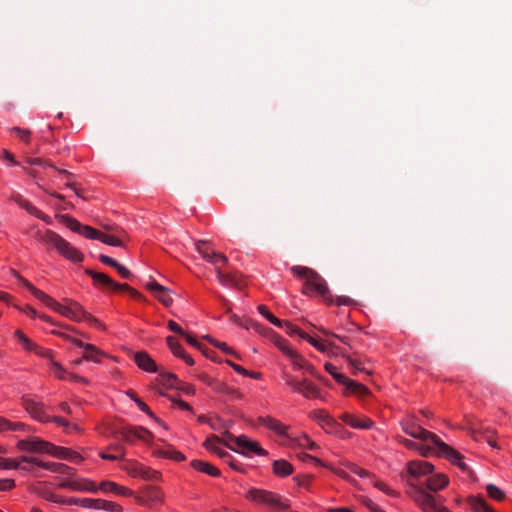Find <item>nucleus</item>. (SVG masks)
I'll list each match as a JSON object with an SVG mask.
<instances>
[{
    "label": "nucleus",
    "mask_w": 512,
    "mask_h": 512,
    "mask_svg": "<svg viewBox=\"0 0 512 512\" xmlns=\"http://www.w3.org/2000/svg\"><path fill=\"white\" fill-rule=\"evenodd\" d=\"M291 271L295 276L304 279L303 294L310 295V293L314 291L322 296L327 303L332 302L328 285L319 273L304 266H293Z\"/></svg>",
    "instance_id": "f257e3e1"
},
{
    "label": "nucleus",
    "mask_w": 512,
    "mask_h": 512,
    "mask_svg": "<svg viewBox=\"0 0 512 512\" xmlns=\"http://www.w3.org/2000/svg\"><path fill=\"white\" fill-rule=\"evenodd\" d=\"M36 238L43 244L54 248L60 255L72 262H81L84 258L78 249L52 230L37 231Z\"/></svg>",
    "instance_id": "f03ea898"
},
{
    "label": "nucleus",
    "mask_w": 512,
    "mask_h": 512,
    "mask_svg": "<svg viewBox=\"0 0 512 512\" xmlns=\"http://www.w3.org/2000/svg\"><path fill=\"white\" fill-rule=\"evenodd\" d=\"M224 445L227 448L246 456H249L252 453L260 456L267 455V451L264 450L258 442L249 439L245 435L234 436L229 432H225Z\"/></svg>",
    "instance_id": "7ed1b4c3"
},
{
    "label": "nucleus",
    "mask_w": 512,
    "mask_h": 512,
    "mask_svg": "<svg viewBox=\"0 0 512 512\" xmlns=\"http://www.w3.org/2000/svg\"><path fill=\"white\" fill-rule=\"evenodd\" d=\"M430 454L445 457L462 470L467 468L466 464L462 461V455L448 444L444 443L440 438L437 439L434 446L427 445L421 448L422 456L427 457Z\"/></svg>",
    "instance_id": "20e7f679"
},
{
    "label": "nucleus",
    "mask_w": 512,
    "mask_h": 512,
    "mask_svg": "<svg viewBox=\"0 0 512 512\" xmlns=\"http://www.w3.org/2000/svg\"><path fill=\"white\" fill-rule=\"evenodd\" d=\"M410 486L414 488L412 495L414 501L424 512H450L446 507L440 504L439 500L432 494L428 493L423 487L408 481Z\"/></svg>",
    "instance_id": "39448f33"
},
{
    "label": "nucleus",
    "mask_w": 512,
    "mask_h": 512,
    "mask_svg": "<svg viewBox=\"0 0 512 512\" xmlns=\"http://www.w3.org/2000/svg\"><path fill=\"white\" fill-rule=\"evenodd\" d=\"M85 273L90 276L94 284L101 288H109L112 290H125L130 293L132 297L137 300L142 301L144 297L134 288L130 287L128 284H119L113 281L109 276L104 273L95 272L91 269H86Z\"/></svg>",
    "instance_id": "423d86ee"
},
{
    "label": "nucleus",
    "mask_w": 512,
    "mask_h": 512,
    "mask_svg": "<svg viewBox=\"0 0 512 512\" xmlns=\"http://www.w3.org/2000/svg\"><path fill=\"white\" fill-rule=\"evenodd\" d=\"M245 497L253 502L282 510H286L290 507L287 502L282 501V498L278 494L263 489L252 488L246 493Z\"/></svg>",
    "instance_id": "0eeeda50"
},
{
    "label": "nucleus",
    "mask_w": 512,
    "mask_h": 512,
    "mask_svg": "<svg viewBox=\"0 0 512 512\" xmlns=\"http://www.w3.org/2000/svg\"><path fill=\"white\" fill-rule=\"evenodd\" d=\"M20 283L25 286L38 300H40L42 303H44L47 307L53 309L54 311L58 312L59 314L67 317L70 319V309L69 304L62 305L58 303L56 300H54L49 295L45 294L43 291L37 289L34 287L28 280L21 276H17Z\"/></svg>",
    "instance_id": "6e6552de"
},
{
    "label": "nucleus",
    "mask_w": 512,
    "mask_h": 512,
    "mask_svg": "<svg viewBox=\"0 0 512 512\" xmlns=\"http://www.w3.org/2000/svg\"><path fill=\"white\" fill-rule=\"evenodd\" d=\"M57 217L59 221L67 226L71 231L79 233L88 239L99 240L101 232L94 229L93 227L82 225L78 220L67 214L58 215Z\"/></svg>",
    "instance_id": "1a4fd4ad"
},
{
    "label": "nucleus",
    "mask_w": 512,
    "mask_h": 512,
    "mask_svg": "<svg viewBox=\"0 0 512 512\" xmlns=\"http://www.w3.org/2000/svg\"><path fill=\"white\" fill-rule=\"evenodd\" d=\"M114 433L120 435L129 444L134 443L136 440L148 442L152 438L151 432L143 427L126 426L116 430Z\"/></svg>",
    "instance_id": "9d476101"
},
{
    "label": "nucleus",
    "mask_w": 512,
    "mask_h": 512,
    "mask_svg": "<svg viewBox=\"0 0 512 512\" xmlns=\"http://www.w3.org/2000/svg\"><path fill=\"white\" fill-rule=\"evenodd\" d=\"M403 431L409 436L422 441L423 443H431L434 446L439 438L436 434L422 428L414 422H406L402 424Z\"/></svg>",
    "instance_id": "9b49d317"
},
{
    "label": "nucleus",
    "mask_w": 512,
    "mask_h": 512,
    "mask_svg": "<svg viewBox=\"0 0 512 512\" xmlns=\"http://www.w3.org/2000/svg\"><path fill=\"white\" fill-rule=\"evenodd\" d=\"M17 448L21 451L46 454L49 453V449H54L52 443L37 437L20 440L17 443Z\"/></svg>",
    "instance_id": "f8f14e48"
},
{
    "label": "nucleus",
    "mask_w": 512,
    "mask_h": 512,
    "mask_svg": "<svg viewBox=\"0 0 512 512\" xmlns=\"http://www.w3.org/2000/svg\"><path fill=\"white\" fill-rule=\"evenodd\" d=\"M135 500L140 505L153 507L163 502V493L158 487L148 486L135 497Z\"/></svg>",
    "instance_id": "ddd939ff"
},
{
    "label": "nucleus",
    "mask_w": 512,
    "mask_h": 512,
    "mask_svg": "<svg viewBox=\"0 0 512 512\" xmlns=\"http://www.w3.org/2000/svg\"><path fill=\"white\" fill-rule=\"evenodd\" d=\"M15 337L25 350L34 352L42 358H51V350L40 347L30 340L21 330L15 331Z\"/></svg>",
    "instance_id": "4468645a"
},
{
    "label": "nucleus",
    "mask_w": 512,
    "mask_h": 512,
    "mask_svg": "<svg viewBox=\"0 0 512 512\" xmlns=\"http://www.w3.org/2000/svg\"><path fill=\"white\" fill-rule=\"evenodd\" d=\"M197 251L205 258L207 261L212 263L213 265H218V263L226 264L228 262L227 257L221 253H215L211 249L208 248V244L206 241H198L196 243Z\"/></svg>",
    "instance_id": "2eb2a0df"
},
{
    "label": "nucleus",
    "mask_w": 512,
    "mask_h": 512,
    "mask_svg": "<svg viewBox=\"0 0 512 512\" xmlns=\"http://www.w3.org/2000/svg\"><path fill=\"white\" fill-rule=\"evenodd\" d=\"M23 405L25 409L38 421L46 423L50 420V417L47 416L43 410V405L36 401V399L25 397L23 398Z\"/></svg>",
    "instance_id": "dca6fc26"
},
{
    "label": "nucleus",
    "mask_w": 512,
    "mask_h": 512,
    "mask_svg": "<svg viewBox=\"0 0 512 512\" xmlns=\"http://www.w3.org/2000/svg\"><path fill=\"white\" fill-rule=\"evenodd\" d=\"M146 288L166 307H169L173 300L167 287L158 284L155 281L146 284Z\"/></svg>",
    "instance_id": "f3484780"
},
{
    "label": "nucleus",
    "mask_w": 512,
    "mask_h": 512,
    "mask_svg": "<svg viewBox=\"0 0 512 512\" xmlns=\"http://www.w3.org/2000/svg\"><path fill=\"white\" fill-rule=\"evenodd\" d=\"M433 469L434 467L431 463L422 460H414L407 463L408 473L415 478L431 474Z\"/></svg>",
    "instance_id": "a211bd4d"
},
{
    "label": "nucleus",
    "mask_w": 512,
    "mask_h": 512,
    "mask_svg": "<svg viewBox=\"0 0 512 512\" xmlns=\"http://www.w3.org/2000/svg\"><path fill=\"white\" fill-rule=\"evenodd\" d=\"M21 461H24L25 463L28 464L37 465L51 472L64 473L67 469H69L68 466L64 464L55 462H42L41 460L35 457L21 456Z\"/></svg>",
    "instance_id": "6ab92c4d"
},
{
    "label": "nucleus",
    "mask_w": 512,
    "mask_h": 512,
    "mask_svg": "<svg viewBox=\"0 0 512 512\" xmlns=\"http://www.w3.org/2000/svg\"><path fill=\"white\" fill-rule=\"evenodd\" d=\"M340 418L345 424L355 429H370L373 426V421L370 419L349 413H343Z\"/></svg>",
    "instance_id": "aec40b11"
},
{
    "label": "nucleus",
    "mask_w": 512,
    "mask_h": 512,
    "mask_svg": "<svg viewBox=\"0 0 512 512\" xmlns=\"http://www.w3.org/2000/svg\"><path fill=\"white\" fill-rule=\"evenodd\" d=\"M134 361L137 366L147 372H157V365L155 361L144 351L134 354Z\"/></svg>",
    "instance_id": "412c9836"
},
{
    "label": "nucleus",
    "mask_w": 512,
    "mask_h": 512,
    "mask_svg": "<svg viewBox=\"0 0 512 512\" xmlns=\"http://www.w3.org/2000/svg\"><path fill=\"white\" fill-rule=\"evenodd\" d=\"M131 474L134 477L138 476L147 481H159L161 478V475L158 471L143 465H138L134 467Z\"/></svg>",
    "instance_id": "4be33fe9"
},
{
    "label": "nucleus",
    "mask_w": 512,
    "mask_h": 512,
    "mask_svg": "<svg viewBox=\"0 0 512 512\" xmlns=\"http://www.w3.org/2000/svg\"><path fill=\"white\" fill-rule=\"evenodd\" d=\"M108 450H110V453L100 452V457L104 460H119L123 459L125 456V448L120 443H113L108 447Z\"/></svg>",
    "instance_id": "5701e85b"
},
{
    "label": "nucleus",
    "mask_w": 512,
    "mask_h": 512,
    "mask_svg": "<svg viewBox=\"0 0 512 512\" xmlns=\"http://www.w3.org/2000/svg\"><path fill=\"white\" fill-rule=\"evenodd\" d=\"M258 421L278 435L284 436L286 434L287 427L275 418L270 416L259 417Z\"/></svg>",
    "instance_id": "b1692460"
},
{
    "label": "nucleus",
    "mask_w": 512,
    "mask_h": 512,
    "mask_svg": "<svg viewBox=\"0 0 512 512\" xmlns=\"http://www.w3.org/2000/svg\"><path fill=\"white\" fill-rule=\"evenodd\" d=\"M125 235L123 230H117L115 233L105 234L100 233L99 241L115 247H121L123 245V236Z\"/></svg>",
    "instance_id": "393cba45"
},
{
    "label": "nucleus",
    "mask_w": 512,
    "mask_h": 512,
    "mask_svg": "<svg viewBox=\"0 0 512 512\" xmlns=\"http://www.w3.org/2000/svg\"><path fill=\"white\" fill-rule=\"evenodd\" d=\"M190 465L197 471H200L202 473H206L213 477L220 476V471L215 466L211 465L208 462L202 461V460H193L191 461Z\"/></svg>",
    "instance_id": "a878e982"
},
{
    "label": "nucleus",
    "mask_w": 512,
    "mask_h": 512,
    "mask_svg": "<svg viewBox=\"0 0 512 512\" xmlns=\"http://www.w3.org/2000/svg\"><path fill=\"white\" fill-rule=\"evenodd\" d=\"M65 302L69 304L70 309V319L73 321H82L87 312L84 310V308L76 301H73L71 299H65Z\"/></svg>",
    "instance_id": "bb28decb"
},
{
    "label": "nucleus",
    "mask_w": 512,
    "mask_h": 512,
    "mask_svg": "<svg viewBox=\"0 0 512 512\" xmlns=\"http://www.w3.org/2000/svg\"><path fill=\"white\" fill-rule=\"evenodd\" d=\"M448 484V479L442 474H436L427 479V488L430 491H438L443 489Z\"/></svg>",
    "instance_id": "cd10ccee"
},
{
    "label": "nucleus",
    "mask_w": 512,
    "mask_h": 512,
    "mask_svg": "<svg viewBox=\"0 0 512 512\" xmlns=\"http://www.w3.org/2000/svg\"><path fill=\"white\" fill-rule=\"evenodd\" d=\"M273 472L278 476L285 477L293 472V467L286 460H275L273 462Z\"/></svg>",
    "instance_id": "c85d7f7f"
},
{
    "label": "nucleus",
    "mask_w": 512,
    "mask_h": 512,
    "mask_svg": "<svg viewBox=\"0 0 512 512\" xmlns=\"http://www.w3.org/2000/svg\"><path fill=\"white\" fill-rule=\"evenodd\" d=\"M468 502L474 512H494L483 497L471 496Z\"/></svg>",
    "instance_id": "c756f323"
},
{
    "label": "nucleus",
    "mask_w": 512,
    "mask_h": 512,
    "mask_svg": "<svg viewBox=\"0 0 512 512\" xmlns=\"http://www.w3.org/2000/svg\"><path fill=\"white\" fill-rule=\"evenodd\" d=\"M340 353L343 357L347 359L348 365L352 368L353 373L365 372L370 374V372L364 367L366 359L351 357L349 355H346V353L343 351H341Z\"/></svg>",
    "instance_id": "7c9ffc66"
},
{
    "label": "nucleus",
    "mask_w": 512,
    "mask_h": 512,
    "mask_svg": "<svg viewBox=\"0 0 512 512\" xmlns=\"http://www.w3.org/2000/svg\"><path fill=\"white\" fill-rule=\"evenodd\" d=\"M300 394H302L306 398H316L319 396V388L311 381L307 379L302 380V386L300 389Z\"/></svg>",
    "instance_id": "2f4dec72"
},
{
    "label": "nucleus",
    "mask_w": 512,
    "mask_h": 512,
    "mask_svg": "<svg viewBox=\"0 0 512 512\" xmlns=\"http://www.w3.org/2000/svg\"><path fill=\"white\" fill-rule=\"evenodd\" d=\"M54 449H49V455L60 458V459H78L80 456L76 452H71L70 450L58 447L53 444Z\"/></svg>",
    "instance_id": "473e14b6"
},
{
    "label": "nucleus",
    "mask_w": 512,
    "mask_h": 512,
    "mask_svg": "<svg viewBox=\"0 0 512 512\" xmlns=\"http://www.w3.org/2000/svg\"><path fill=\"white\" fill-rule=\"evenodd\" d=\"M102 355V351H100L96 346L90 344L88 346H85L82 359H85L86 361L99 363L101 361Z\"/></svg>",
    "instance_id": "72a5a7b5"
},
{
    "label": "nucleus",
    "mask_w": 512,
    "mask_h": 512,
    "mask_svg": "<svg viewBox=\"0 0 512 512\" xmlns=\"http://www.w3.org/2000/svg\"><path fill=\"white\" fill-rule=\"evenodd\" d=\"M160 383L169 388H176L178 384H180L177 376L173 373L169 372H160L159 373Z\"/></svg>",
    "instance_id": "f704fd0d"
},
{
    "label": "nucleus",
    "mask_w": 512,
    "mask_h": 512,
    "mask_svg": "<svg viewBox=\"0 0 512 512\" xmlns=\"http://www.w3.org/2000/svg\"><path fill=\"white\" fill-rule=\"evenodd\" d=\"M156 453L159 456L166 457L175 461H182L185 459V456L181 452L173 449L171 446H168L166 449H159L156 451Z\"/></svg>",
    "instance_id": "c9c22d12"
},
{
    "label": "nucleus",
    "mask_w": 512,
    "mask_h": 512,
    "mask_svg": "<svg viewBox=\"0 0 512 512\" xmlns=\"http://www.w3.org/2000/svg\"><path fill=\"white\" fill-rule=\"evenodd\" d=\"M216 273L219 282L223 285L237 284V277L235 274L225 273L216 265Z\"/></svg>",
    "instance_id": "e433bc0d"
},
{
    "label": "nucleus",
    "mask_w": 512,
    "mask_h": 512,
    "mask_svg": "<svg viewBox=\"0 0 512 512\" xmlns=\"http://www.w3.org/2000/svg\"><path fill=\"white\" fill-rule=\"evenodd\" d=\"M74 490L75 491L97 492L98 488L94 482L81 479V480H75Z\"/></svg>",
    "instance_id": "4c0bfd02"
},
{
    "label": "nucleus",
    "mask_w": 512,
    "mask_h": 512,
    "mask_svg": "<svg viewBox=\"0 0 512 512\" xmlns=\"http://www.w3.org/2000/svg\"><path fill=\"white\" fill-rule=\"evenodd\" d=\"M258 311L259 313L264 316L270 323L278 326V327H282L283 326V321L278 319L277 317H275L269 310L268 308L265 306V305H259L258 306Z\"/></svg>",
    "instance_id": "58836bf2"
},
{
    "label": "nucleus",
    "mask_w": 512,
    "mask_h": 512,
    "mask_svg": "<svg viewBox=\"0 0 512 512\" xmlns=\"http://www.w3.org/2000/svg\"><path fill=\"white\" fill-rule=\"evenodd\" d=\"M325 369L327 372L330 373V375L340 384H343L346 386L347 382L349 381V379L342 373H338L336 371V367L333 366L332 364L330 363H326L325 364Z\"/></svg>",
    "instance_id": "ea45409f"
},
{
    "label": "nucleus",
    "mask_w": 512,
    "mask_h": 512,
    "mask_svg": "<svg viewBox=\"0 0 512 512\" xmlns=\"http://www.w3.org/2000/svg\"><path fill=\"white\" fill-rule=\"evenodd\" d=\"M287 356L292 361L293 365L298 369H304L306 360L294 350H288Z\"/></svg>",
    "instance_id": "a19ab883"
},
{
    "label": "nucleus",
    "mask_w": 512,
    "mask_h": 512,
    "mask_svg": "<svg viewBox=\"0 0 512 512\" xmlns=\"http://www.w3.org/2000/svg\"><path fill=\"white\" fill-rule=\"evenodd\" d=\"M305 339L321 352H327L329 350V347L333 346V343H331V342H327V341L321 342L313 337H310L309 335H307V337Z\"/></svg>",
    "instance_id": "79ce46f5"
},
{
    "label": "nucleus",
    "mask_w": 512,
    "mask_h": 512,
    "mask_svg": "<svg viewBox=\"0 0 512 512\" xmlns=\"http://www.w3.org/2000/svg\"><path fill=\"white\" fill-rule=\"evenodd\" d=\"M166 341L170 350L175 356L181 357L185 353L181 345L174 339V337L168 336Z\"/></svg>",
    "instance_id": "37998d69"
},
{
    "label": "nucleus",
    "mask_w": 512,
    "mask_h": 512,
    "mask_svg": "<svg viewBox=\"0 0 512 512\" xmlns=\"http://www.w3.org/2000/svg\"><path fill=\"white\" fill-rule=\"evenodd\" d=\"M9 132L15 134L25 143H30L31 131L28 129H22L20 127L9 128Z\"/></svg>",
    "instance_id": "c03bdc74"
},
{
    "label": "nucleus",
    "mask_w": 512,
    "mask_h": 512,
    "mask_svg": "<svg viewBox=\"0 0 512 512\" xmlns=\"http://www.w3.org/2000/svg\"><path fill=\"white\" fill-rule=\"evenodd\" d=\"M346 388H347V390H349L353 393L359 394V395H364V394L368 393V389L364 385L359 384L350 379L346 384Z\"/></svg>",
    "instance_id": "a18cd8bd"
},
{
    "label": "nucleus",
    "mask_w": 512,
    "mask_h": 512,
    "mask_svg": "<svg viewBox=\"0 0 512 512\" xmlns=\"http://www.w3.org/2000/svg\"><path fill=\"white\" fill-rule=\"evenodd\" d=\"M281 328H283L289 335H298L303 339L307 337L306 333L302 332L298 327L288 321H283V326Z\"/></svg>",
    "instance_id": "49530a36"
},
{
    "label": "nucleus",
    "mask_w": 512,
    "mask_h": 512,
    "mask_svg": "<svg viewBox=\"0 0 512 512\" xmlns=\"http://www.w3.org/2000/svg\"><path fill=\"white\" fill-rule=\"evenodd\" d=\"M486 490H487L489 497H491L494 500L501 501L505 497L504 492L502 490H500L494 484L487 485Z\"/></svg>",
    "instance_id": "de8ad7c7"
},
{
    "label": "nucleus",
    "mask_w": 512,
    "mask_h": 512,
    "mask_svg": "<svg viewBox=\"0 0 512 512\" xmlns=\"http://www.w3.org/2000/svg\"><path fill=\"white\" fill-rule=\"evenodd\" d=\"M283 378L285 379V382L288 386H290L294 392H300L301 386H302V380H297L295 377L284 373Z\"/></svg>",
    "instance_id": "09e8293b"
},
{
    "label": "nucleus",
    "mask_w": 512,
    "mask_h": 512,
    "mask_svg": "<svg viewBox=\"0 0 512 512\" xmlns=\"http://www.w3.org/2000/svg\"><path fill=\"white\" fill-rule=\"evenodd\" d=\"M103 504V499H91V498H83V502L81 503V507L88 509H98L101 510V505Z\"/></svg>",
    "instance_id": "8fccbe9b"
},
{
    "label": "nucleus",
    "mask_w": 512,
    "mask_h": 512,
    "mask_svg": "<svg viewBox=\"0 0 512 512\" xmlns=\"http://www.w3.org/2000/svg\"><path fill=\"white\" fill-rule=\"evenodd\" d=\"M50 421H53L54 423L62 426L67 432L69 431H78L79 428L77 425H72L70 424L68 421H66L65 419L61 418V417H53V418H50Z\"/></svg>",
    "instance_id": "3c124183"
},
{
    "label": "nucleus",
    "mask_w": 512,
    "mask_h": 512,
    "mask_svg": "<svg viewBox=\"0 0 512 512\" xmlns=\"http://www.w3.org/2000/svg\"><path fill=\"white\" fill-rule=\"evenodd\" d=\"M222 442V439H220L218 436L216 435H212L210 437H208L204 443V446L209 450L211 451L212 453L214 452L215 448L216 447H219L218 445ZM223 442H224V439H223Z\"/></svg>",
    "instance_id": "603ef678"
},
{
    "label": "nucleus",
    "mask_w": 512,
    "mask_h": 512,
    "mask_svg": "<svg viewBox=\"0 0 512 512\" xmlns=\"http://www.w3.org/2000/svg\"><path fill=\"white\" fill-rule=\"evenodd\" d=\"M400 442L408 449H415L418 450L421 453V448L427 445H431V443H423L422 445H419L418 443L407 439V438H400Z\"/></svg>",
    "instance_id": "864d4df0"
},
{
    "label": "nucleus",
    "mask_w": 512,
    "mask_h": 512,
    "mask_svg": "<svg viewBox=\"0 0 512 512\" xmlns=\"http://www.w3.org/2000/svg\"><path fill=\"white\" fill-rule=\"evenodd\" d=\"M35 493L45 500L58 501V496L47 489H35Z\"/></svg>",
    "instance_id": "5fc2aeb1"
},
{
    "label": "nucleus",
    "mask_w": 512,
    "mask_h": 512,
    "mask_svg": "<svg viewBox=\"0 0 512 512\" xmlns=\"http://www.w3.org/2000/svg\"><path fill=\"white\" fill-rule=\"evenodd\" d=\"M101 510H106L110 512H123V508L117 503L103 500V504L101 505Z\"/></svg>",
    "instance_id": "6e6d98bb"
},
{
    "label": "nucleus",
    "mask_w": 512,
    "mask_h": 512,
    "mask_svg": "<svg viewBox=\"0 0 512 512\" xmlns=\"http://www.w3.org/2000/svg\"><path fill=\"white\" fill-rule=\"evenodd\" d=\"M98 490L100 489L103 492H112L116 493V490L118 489V484L111 481H103L100 483L99 487H97Z\"/></svg>",
    "instance_id": "4d7b16f0"
},
{
    "label": "nucleus",
    "mask_w": 512,
    "mask_h": 512,
    "mask_svg": "<svg viewBox=\"0 0 512 512\" xmlns=\"http://www.w3.org/2000/svg\"><path fill=\"white\" fill-rule=\"evenodd\" d=\"M48 359L51 361L55 376L59 379H64L65 378L64 375H65L66 371L62 367V365L60 363L54 361L52 356H51V358H48Z\"/></svg>",
    "instance_id": "13d9d810"
},
{
    "label": "nucleus",
    "mask_w": 512,
    "mask_h": 512,
    "mask_svg": "<svg viewBox=\"0 0 512 512\" xmlns=\"http://www.w3.org/2000/svg\"><path fill=\"white\" fill-rule=\"evenodd\" d=\"M21 462V457L19 458V460L3 458L1 469H18L20 467Z\"/></svg>",
    "instance_id": "bf43d9fd"
},
{
    "label": "nucleus",
    "mask_w": 512,
    "mask_h": 512,
    "mask_svg": "<svg viewBox=\"0 0 512 512\" xmlns=\"http://www.w3.org/2000/svg\"><path fill=\"white\" fill-rule=\"evenodd\" d=\"M298 444H299V446H301L303 448H308L310 450H314L318 447L317 444L315 442H313L312 440H310L309 437L306 435H304L303 437H301L298 440Z\"/></svg>",
    "instance_id": "052dcab7"
},
{
    "label": "nucleus",
    "mask_w": 512,
    "mask_h": 512,
    "mask_svg": "<svg viewBox=\"0 0 512 512\" xmlns=\"http://www.w3.org/2000/svg\"><path fill=\"white\" fill-rule=\"evenodd\" d=\"M19 206L25 209L29 214L34 215L35 217L39 212V209H37L27 200H21V202H19Z\"/></svg>",
    "instance_id": "680f3d73"
},
{
    "label": "nucleus",
    "mask_w": 512,
    "mask_h": 512,
    "mask_svg": "<svg viewBox=\"0 0 512 512\" xmlns=\"http://www.w3.org/2000/svg\"><path fill=\"white\" fill-rule=\"evenodd\" d=\"M201 379L204 383H206L208 386L212 387L213 389L220 390L223 387V384L220 382H217L216 380L212 379L211 377L207 375L201 376Z\"/></svg>",
    "instance_id": "e2e57ef3"
},
{
    "label": "nucleus",
    "mask_w": 512,
    "mask_h": 512,
    "mask_svg": "<svg viewBox=\"0 0 512 512\" xmlns=\"http://www.w3.org/2000/svg\"><path fill=\"white\" fill-rule=\"evenodd\" d=\"M350 470H351V472L359 475L362 478H370L371 477V474L369 471H367L357 465H351Z\"/></svg>",
    "instance_id": "0e129e2a"
},
{
    "label": "nucleus",
    "mask_w": 512,
    "mask_h": 512,
    "mask_svg": "<svg viewBox=\"0 0 512 512\" xmlns=\"http://www.w3.org/2000/svg\"><path fill=\"white\" fill-rule=\"evenodd\" d=\"M374 486L376 488H378L379 490L383 491L384 493L388 494V495H391V496H394L396 497L397 496V493L395 491H393L392 489H390L385 483L383 482H380V481H375L374 482Z\"/></svg>",
    "instance_id": "69168bd1"
},
{
    "label": "nucleus",
    "mask_w": 512,
    "mask_h": 512,
    "mask_svg": "<svg viewBox=\"0 0 512 512\" xmlns=\"http://www.w3.org/2000/svg\"><path fill=\"white\" fill-rule=\"evenodd\" d=\"M15 487V481L13 479H1L0 480V491H9Z\"/></svg>",
    "instance_id": "338daca9"
},
{
    "label": "nucleus",
    "mask_w": 512,
    "mask_h": 512,
    "mask_svg": "<svg viewBox=\"0 0 512 512\" xmlns=\"http://www.w3.org/2000/svg\"><path fill=\"white\" fill-rule=\"evenodd\" d=\"M299 458H300L302 461H304V462H313V463H315V464H317V465L324 466L323 462H322L320 459H318V458H316V457H314V456H311V455H309V454H307V453H301V454H299Z\"/></svg>",
    "instance_id": "774afa93"
}]
</instances>
